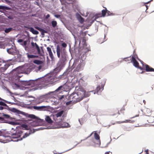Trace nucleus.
<instances>
[{"label": "nucleus", "mask_w": 154, "mask_h": 154, "mask_svg": "<svg viewBox=\"0 0 154 154\" xmlns=\"http://www.w3.org/2000/svg\"><path fill=\"white\" fill-rule=\"evenodd\" d=\"M61 76V75H60L58 77L54 76L46 78H40L34 80H30L26 82V85L30 86L32 87H35L33 89L35 90L38 89L37 87L38 86L42 85L45 83H52L55 82L57 79H60Z\"/></svg>", "instance_id": "nucleus-1"}, {"label": "nucleus", "mask_w": 154, "mask_h": 154, "mask_svg": "<svg viewBox=\"0 0 154 154\" xmlns=\"http://www.w3.org/2000/svg\"><path fill=\"white\" fill-rule=\"evenodd\" d=\"M56 52L57 56L59 58L58 64L60 66H62L65 64L66 60V50L62 48H60L59 45L57 46Z\"/></svg>", "instance_id": "nucleus-2"}, {"label": "nucleus", "mask_w": 154, "mask_h": 154, "mask_svg": "<svg viewBox=\"0 0 154 154\" xmlns=\"http://www.w3.org/2000/svg\"><path fill=\"white\" fill-rule=\"evenodd\" d=\"M83 91H82L81 88H79L70 94L69 98L70 100H72L73 103H75L80 102L83 99Z\"/></svg>", "instance_id": "nucleus-3"}, {"label": "nucleus", "mask_w": 154, "mask_h": 154, "mask_svg": "<svg viewBox=\"0 0 154 154\" xmlns=\"http://www.w3.org/2000/svg\"><path fill=\"white\" fill-rule=\"evenodd\" d=\"M22 133V131H16L15 133H10L8 134H5L3 131H0V136H2L3 138H2L4 140H3L4 141L5 138L10 137L11 136L13 138L19 137L21 136Z\"/></svg>", "instance_id": "nucleus-4"}, {"label": "nucleus", "mask_w": 154, "mask_h": 154, "mask_svg": "<svg viewBox=\"0 0 154 154\" xmlns=\"http://www.w3.org/2000/svg\"><path fill=\"white\" fill-rule=\"evenodd\" d=\"M10 66L9 64L2 60L0 62V69L2 72H4Z\"/></svg>", "instance_id": "nucleus-5"}, {"label": "nucleus", "mask_w": 154, "mask_h": 154, "mask_svg": "<svg viewBox=\"0 0 154 154\" xmlns=\"http://www.w3.org/2000/svg\"><path fill=\"white\" fill-rule=\"evenodd\" d=\"M143 67H139L141 70H144L146 72H154V69L150 67L148 65L145 64L143 62L142 63Z\"/></svg>", "instance_id": "nucleus-6"}, {"label": "nucleus", "mask_w": 154, "mask_h": 154, "mask_svg": "<svg viewBox=\"0 0 154 154\" xmlns=\"http://www.w3.org/2000/svg\"><path fill=\"white\" fill-rule=\"evenodd\" d=\"M105 82H104V84H102L101 85H99L97 87V88L94 91V94L96 93H98L99 92L100 93L102 90H103Z\"/></svg>", "instance_id": "nucleus-7"}, {"label": "nucleus", "mask_w": 154, "mask_h": 154, "mask_svg": "<svg viewBox=\"0 0 154 154\" xmlns=\"http://www.w3.org/2000/svg\"><path fill=\"white\" fill-rule=\"evenodd\" d=\"M130 62H132L133 63V65L136 67L139 68L140 67L139 66V63L136 60V59H134V57H131V59H130Z\"/></svg>", "instance_id": "nucleus-8"}, {"label": "nucleus", "mask_w": 154, "mask_h": 154, "mask_svg": "<svg viewBox=\"0 0 154 154\" xmlns=\"http://www.w3.org/2000/svg\"><path fill=\"white\" fill-rule=\"evenodd\" d=\"M152 110L149 108H146L145 110L144 113L146 116H149L151 115Z\"/></svg>", "instance_id": "nucleus-9"}, {"label": "nucleus", "mask_w": 154, "mask_h": 154, "mask_svg": "<svg viewBox=\"0 0 154 154\" xmlns=\"http://www.w3.org/2000/svg\"><path fill=\"white\" fill-rule=\"evenodd\" d=\"M32 108L36 110L41 111L43 109L47 108V106H32Z\"/></svg>", "instance_id": "nucleus-10"}, {"label": "nucleus", "mask_w": 154, "mask_h": 154, "mask_svg": "<svg viewBox=\"0 0 154 154\" xmlns=\"http://www.w3.org/2000/svg\"><path fill=\"white\" fill-rule=\"evenodd\" d=\"M23 114L26 117L32 119H35L36 118V117L35 115L33 114H29L27 113H25L24 112H23Z\"/></svg>", "instance_id": "nucleus-11"}, {"label": "nucleus", "mask_w": 154, "mask_h": 154, "mask_svg": "<svg viewBox=\"0 0 154 154\" xmlns=\"http://www.w3.org/2000/svg\"><path fill=\"white\" fill-rule=\"evenodd\" d=\"M15 50L13 48H11L7 49L8 52L10 54L14 55L15 53Z\"/></svg>", "instance_id": "nucleus-12"}, {"label": "nucleus", "mask_w": 154, "mask_h": 154, "mask_svg": "<svg viewBox=\"0 0 154 154\" xmlns=\"http://www.w3.org/2000/svg\"><path fill=\"white\" fill-rule=\"evenodd\" d=\"M82 91H83L84 92V94H83V98L84 97H89L90 95V93L91 92L93 91H91L90 92H86L84 89L81 88Z\"/></svg>", "instance_id": "nucleus-13"}, {"label": "nucleus", "mask_w": 154, "mask_h": 154, "mask_svg": "<svg viewBox=\"0 0 154 154\" xmlns=\"http://www.w3.org/2000/svg\"><path fill=\"white\" fill-rule=\"evenodd\" d=\"M43 100H42L39 98H37L33 100V103H35L36 104H39L40 103L43 102Z\"/></svg>", "instance_id": "nucleus-14"}, {"label": "nucleus", "mask_w": 154, "mask_h": 154, "mask_svg": "<svg viewBox=\"0 0 154 154\" xmlns=\"http://www.w3.org/2000/svg\"><path fill=\"white\" fill-rule=\"evenodd\" d=\"M35 28L38 30L40 31L41 32V34L42 35H44L45 33H47V32L44 29L39 27L38 26L35 27Z\"/></svg>", "instance_id": "nucleus-15"}, {"label": "nucleus", "mask_w": 154, "mask_h": 154, "mask_svg": "<svg viewBox=\"0 0 154 154\" xmlns=\"http://www.w3.org/2000/svg\"><path fill=\"white\" fill-rule=\"evenodd\" d=\"M45 120L47 123L49 124H52L53 122L51 119L48 116H47L46 117Z\"/></svg>", "instance_id": "nucleus-16"}, {"label": "nucleus", "mask_w": 154, "mask_h": 154, "mask_svg": "<svg viewBox=\"0 0 154 154\" xmlns=\"http://www.w3.org/2000/svg\"><path fill=\"white\" fill-rule=\"evenodd\" d=\"M94 137L95 139L97 140L100 143V136L96 132H95L94 134Z\"/></svg>", "instance_id": "nucleus-17"}, {"label": "nucleus", "mask_w": 154, "mask_h": 154, "mask_svg": "<svg viewBox=\"0 0 154 154\" xmlns=\"http://www.w3.org/2000/svg\"><path fill=\"white\" fill-rule=\"evenodd\" d=\"M47 51L48 52L50 57L51 58H52L53 57V54L51 51V49L49 47L47 48Z\"/></svg>", "instance_id": "nucleus-18"}, {"label": "nucleus", "mask_w": 154, "mask_h": 154, "mask_svg": "<svg viewBox=\"0 0 154 154\" xmlns=\"http://www.w3.org/2000/svg\"><path fill=\"white\" fill-rule=\"evenodd\" d=\"M64 111L63 110L60 111L55 114V116L57 118L61 117Z\"/></svg>", "instance_id": "nucleus-19"}, {"label": "nucleus", "mask_w": 154, "mask_h": 154, "mask_svg": "<svg viewBox=\"0 0 154 154\" xmlns=\"http://www.w3.org/2000/svg\"><path fill=\"white\" fill-rule=\"evenodd\" d=\"M117 114H119V111L117 110V109H114L111 112V114L110 115L111 116H114Z\"/></svg>", "instance_id": "nucleus-20"}, {"label": "nucleus", "mask_w": 154, "mask_h": 154, "mask_svg": "<svg viewBox=\"0 0 154 154\" xmlns=\"http://www.w3.org/2000/svg\"><path fill=\"white\" fill-rule=\"evenodd\" d=\"M30 31L33 34L37 35L38 34V32L37 30L34 29L33 28H30Z\"/></svg>", "instance_id": "nucleus-21"}, {"label": "nucleus", "mask_w": 154, "mask_h": 154, "mask_svg": "<svg viewBox=\"0 0 154 154\" xmlns=\"http://www.w3.org/2000/svg\"><path fill=\"white\" fill-rule=\"evenodd\" d=\"M27 54L28 57L29 59L37 58L38 57V56L37 55L29 54L28 53H27Z\"/></svg>", "instance_id": "nucleus-22"}, {"label": "nucleus", "mask_w": 154, "mask_h": 154, "mask_svg": "<svg viewBox=\"0 0 154 154\" xmlns=\"http://www.w3.org/2000/svg\"><path fill=\"white\" fill-rule=\"evenodd\" d=\"M33 63L37 64L40 65L43 62L41 60H34Z\"/></svg>", "instance_id": "nucleus-23"}, {"label": "nucleus", "mask_w": 154, "mask_h": 154, "mask_svg": "<svg viewBox=\"0 0 154 154\" xmlns=\"http://www.w3.org/2000/svg\"><path fill=\"white\" fill-rule=\"evenodd\" d=\"M78 20L81 23H82L84 21V20L83 18H82L80 15H79L78 17Z\"/></svg>", "instance_id": "nucleus-24"}, {"label": "nucleus", "mask_w": 154, "mask_h": 154, "mask_svg": "<svg viewBox=\"0 0 154 154\" xmlns=\"http://www.w3.org/2000/svg\"><path fill=\"white\" fill-rule=\"evenodd\" d=\"M147 121L149 123H153L154 122V119H152V117H149L147 119Z\"/></svg>", "instance_id": "nucleus-25"}, {"label": "nucleus", "mask_w": 154, "mask_h": 154, "mask_svg": "<svg viewBox=\"0 0 154 154\" xmlns=\"http://www.w3.org/2000/svg\"><path fill=\"white\" fill-rule=\"evenodd\" d=\"M107 13V9L105 8V9H103L102 11V14L103 17H104Z\"/></svg>", "instance_id": "nucleus-26"}, {"label": "nucleus", "mask_w": 154, "mask_h": 154, "mask_svg": "<svg viewBox=\"0 0 154 154\" xmlns=\"http://www.w3.org/2000/svg\"><path fill=\"white\" fill-rule=\"evenodd\" d=\"M13 29L12 28H6L4 30L5 32L6 33H8L11 31Z\"/></svg>", "instance_id": "nucleus-27"}, {"label": "nucleus", "mask_w": 154, "mask_h": 154, "mask_svg": "<svg viewBox=\"0 0 154 154\" xmlns=\"http://www.w3.org/2000/svg\"><path fill=\"white\" fill-rule=\"evenodd\" d=\"M135 51L134 50V52H133V55H132L131 57H134V59L137 58V59H139L136 53H135Z\"/></svg>", "instance_id": "nucleus-28"}, {"label": "nucleus", "mask_w": 154, "mask_h": 154, "mask_svg": "<svg viewBox=\"0 0 154 154\" xmlns=\"http://www.w3.org/2000/svg\"><path fill=\"white\" fill-rule=\"evenodd\" d=\"M51 24L52 26L53 27H55L57 25V22L56 21H53L51 22Z\"/></svg>", "instance_id": "nucleus-29"}, {"label": "nucleus", "mask_w": 154, "mask_h": 154, "mask_svg": "<svg viewBox=\"0 0 154 154\" xmlns=\"http://www.w3.org/2000/svg\"><path fill=\"white\" fill-rule=\"evenodd\" d=\"M107 16H113L114 15V14L111 12L109 11H108L107 10Z\"/></svg>", "instance_id": "nucleus-30"}, {"label": "nucleus", "mask_w": 154, "mask_h": 154, "mask_svg": "<svg viewBox=\"0 0 154 154\" xmlns=\"http://www.w3.org/2000/svg\"><path fill=\"white\" fill-rule=\"evenodd\" d=\"M30 134V133H26L21 138L22 139L23 138H24L26 137H27Z\"/></svg>", "instance_id": "nucleus-31"}, {"label": "nucleus", "mask_w": 154, "mask_h": 154, "mask_svg": "<svg viewBox=\"0 0 154 154\" xmlns=\"http://www.w3.org/2000/svg\"><path fill=\"white\" fill-rule=\"evenodd\" d=\"M38 52V53L39 54H41V51L40 49L38 46H37V47L36 48Z\"/></svg>", "instance_id": "nucleus-32"}, {"label": "nucleus", "mask_w": 154, "mask_h": 154, "mask_svg": "<svg viewBox=\"0 0 154 154\" xmlns=\"http://www.w3.org/2000/svg\"><path fill=\"white\" fill-rule=\"evenodd\" d=\"M64 127L69 128V127H70V125L68 123H66V122H64Z\"/></svg>", "instance_id": "nucleus-33"}, {"label": "nucleus", "mask_w": 154, "mask_h": 154, "mask_svg": "<svg viewBox=\"0 0 154 154\" xmlns=\"http://www.w3.org/2000/svg\"><path fill=\"white\" fill-rule=\"evenodd\" d=\"M0 105L8 107L7 105L2 101H0Z\"/></svg>", "instance_id": "nucleus-34"}, {"label": "nucleus", "mask_w": 154, "mask_h": 154, "mask_svg": "<svg viewBox=\"0 0 154 154\" xmlns=\"http://www.w3.org/2000/svg\"><path fill=\"white\" fill-rule=\"evenodd\" d=\"M31 44L32 46L33 47L35 46L36 48L37 47V46H38V45L36 44V43H34L33 42H31Z\"/></svg>", "instance_id": "nucleus-35"}, {"label": "nucleus", "mask_w": 154, "mask_h": 154, "mask_svg": "<svg viewBox=\"0 0 154 154\" xmlns=\"http://www.w3.org/2000/svg\"><path fill=\"white\" fill-rule=\"evenodd\" d=\"M27 42L28 41H25L21 44L23 46H26L27 45Z\"/></svg>", "instance_id": "nucleus-36"}, {"label": "nucleus", "mask_w": 154, "mask_h": 154, "mask_svg": "<svg viewBox=\"0 0 154 154\" xmlns=\"http://www.w3.org/2000/svg\"><path fill=\"white\" fill-rule=\"evenodd\" d=\"M3 116L4 118L6 119H8L10 118V116L9 115L7 114H4Z\"/></svg>", "instance_id": "nucleus-37"}, {"label": "nucleus", "mask_w": 154, "mask_h": 154, "mask_svg": "<svg viewBox=\"0 0 154 154\" xmlns=\"http://www.w3.org/2000/svg\"><path fill=\"white\" fill-rule=\"evenodd\" d=\"M6 8H7V7H6L5 6L0 5V9H3V10L5 9H7Z\"/></svg>", "instance_id": "nucleus-38"}, {"label": "nucleus", "mask_w": 154, "mask_h": 154, "mask_svg": "<svg viewBox=\"0 0 154 154\" xmlns=\"http://www.w3.org/2000/svg\"><path fill=\"white\" fill-rule=\"evenodd\" d=\"M63 86H60L55 91L56 92H57L59 91L62 88Z\"/></svg>", "instance_id": "nucleus-39"}, {"label": "nucleus", "mask_w": 154, "mask_h": 154, "mask_svg": "<svg viewBox=\"0 0 154 154\" xmlns=\"http://www.w3.org/2000/svg\"><path fill=\"white\" fill-rule=\"evenodd\" d=\"M124 59L126 61H130V60L131 61L130 59H131V58L130 57H128L125 58Z\"/></svg>", "instance_id": "nucleus-40"}, {"label": "nucleus", "mask_w": 154, "mask_h": 154, "mask_svg": "<svg viewBox=\"0 0 154 154\" xmlns=\"http://www.w3.org/2000/svg\"><path fill=\"white\" fill-rule=\"evenodd\" d=\"M23 72H20V71H18L17 72V73L16 74V75H17L18 76V77H20L21 76H20V75H18L20 74V73H23Z\"/></svg>", "instance_id": "nucleus-41"}, {"label": "nucleus", "mask_w": 154, "mask_h": 154, "mask_svg": "<svg viewBox=\"0 0 154 154\" xmlns=\"http://www.w3.org/2000/svg\"><path fill=\"white\" fill-rule=\"evenodd\" d=\"M71 100L69 101H68V102H67L66 103V105H69V104H71L72 103V102H73V101H72V100Z\"/></svg>", "instance_id": "nucleus-42"}, {"label": "nucleus", "mask_w": 154, "mask_h": 154, "mask_svg": "<svg viewBox=\"0 0 154 154\" xmlns=\"http://www.w3.org/2000/svg\"><path fill=\"white\" fill-rule=\"evenodd\" d=\"M62 46L64 48H66L67 46V45L65 43H63L62 44Z\"/></svg>", "instance_id": "nucleus-43"}, {"label": "nucleus", "mask_w": 154, "mask_h": 154, "mask_svg": "<svg viewBox=\"0 0 154 154\" xmlns=\"http://www.w3.org/2000/svg\"><path fill=\"white\" fill-rule=\"evenodd\" d=\"M17 42L19 43H21V42H23V40L22 39H19L18 40Z\"/></svg>", "instance_id": "nucleus-44"}, {"label": "nucleus", "mask_w": 154, "mask_h": 154, "mask_svg": "<svg viewBox=\"0 0 154 154\" xmlns=\"http://www.w3.org/2000/svg\"><path fill=\"white\" fill-rule=\"evenodd\" d=\"M42 65H39V66L38 67V70H39L42 68Z\"/></svg>", "instance_id": "nucleus-45"}, {"label": "nucleus", "mask_w": 154, "mask_h": 154, "mask_svg": "<svg viewBox=\"0 0 154 154\" xmlns=\"http://www.w3.org/2000/svg\"><path fill=\"white\" fill-rule=\"evenodd\" d=\"M50 15L49 14H48L45 17V18L46 19H48V18L49 17H50Z\"/></svg>", "instance_id": "nucleus-46"}, {"label": "nucleus", "mask_w": 154, "mask_h": 154, "mask_svg": "<svg viewBox=\"0 0 154 154\" xmlns=\"http://www.w3.org/2000/svg\"><path fill=\"white\" fill-rule=\"evenodd\" d=\"M55 17H56L57 18H59L60 17V15H55Z\"/></svg>", "instance_id": "nucleus-47"}, {"label": "nucleus", "mask_w": 154, "mask_h": 154, "mask_svg": "<svg viewBox=\"0 0 154 154\" xmlns=\"http://www.w3.org/2000/svg\"><path fill=\"white\" fill-rule=\"evenodd\" d=\"M145 16V14H142L141 16V18H143Z\"/></svg>", "instance_id": "nucleus-48"}, {"label": "nucleus", "mask_w": 154, "mask_h": 154, "mask_svg": "<svg viewBox=\"0 0 154 154\" xmlns=\"http://www.w3.org/2000/svg\"><path fill=\"white\" fill-rule=\"evenodd\" d=\"M96 77L97 78L100 79L99 76L98 75H96Z\"/></svg>", "instance_id": "nucleus-49"}, {"label": "nucleus", "mask_w": 154, "mask_h": 154, "mask_svg": "<svg viewBox=\"0 0 154 154\" xmlns=\"http://www.w3.org/2000/svg\"><path fill=\"white\" fill-rule=\"evenodd\" d=\"M4 108L2 106H0V110H2Z\"/></svg>", "instance_id": "nucleus-50"}, {"label": "nucleus", "mask_w": 154, "mask_h": 154, "mask_svg": "<svg viewBox=\"0 0 154 154\" xmlns=\"http://www.w3.org/2000/svg\"><path fill=\"white\" fill-rule=\"evenodd\" d=\"M125 110V108L123 107L121 109V111H122V110Z\"/></svg>", "instance_id": "nucleus-51"}, {"label": "nucleus", "mask_w": 154, "mask_h": 154, "mask_svg": "<svg viewBox=\"0 0 154 154\" xmlns=\"http://www.w3.org/2000/svg\"><path fill=\"white\" fill-rule=\"evenodd\" d=\"M148 151L149 150L148 149H147L145 151V152H146L147 154H149L148 153Z\"/></svg>", "instance_id": "nucleus-52"}, {"label": "nucleus", "mask_w": 154, "mask_h": 154, "mask_svg": "<svg viewBox=\"0 0 154 154\" xmlns=\"http://www.w3.org/2000/svg\"><path fill=\"white\" fill-rule=\"evenodd\" d=\"M28 48L27 46H25V49L26 50Z\"/></svg>", "instance_id": "nucleus-53"}, {"label": "nucleus", "mask_w": 154, "mask_h": 154, "mask_svg": "<svg viewBox=\"0 0 154 154\" xmlns=\"http://www.w3.org/2000/svg\"><path fill=\"white\" fill-rule=\"evenodd\" d=\"M143 103H144V104H146V101L145 100H143Z\"/></svg>", "instance_id": "nucleus-54"}, {"label": "nucleus", "mask_w": 154, "mask_h": 154, "mask_svg": "<svg viewBox=\"0 0 154 154\" xmlns=\"http://www.w3.org/2000/svg\"><path fill=\"white\" fill-rule=\"evenodd\" d=\"M105 154H109V152H106Z\"/></svg>", "instance_id": "nucleus-55"}, {"label": "nucleus", "mask_w": 154, "mask_h": 154, "mask_svg": "<svg viewBox=\"0 0 154 154\" xmlns=\"http://www.w3.org/2000/svg\"><path fill=\"white\" fill-rule=\"evenodd\" d=\"M3 140L2 138H0V141H2V140Z\"/></svg>", "instance_id": "nucleus-56"}, {"label": "nucleus", "mask_w": 154, "mask_h": 154, "mask_svg": "<svg viewBox=\"0 0 154 154\" xmlns=\"http://www.w3.org/2000/svg\"><path fill=\"white\" fill-rule=\"evenodd\" d=\"M0 100H3V101H5V100L2 99V98H1V97H0Z\"/></svg>", "instance_id": "nucleus-57"}, {"label": "nucleus", "mask_w": 154, "mask_h": 154, "mask_svg": "<svg viewBox=\"0 0 154 154\" xmlns=\"http://www.w3.org/2000/svg\"><path fill=\"white\" fill-rule=\"evenodd\" d=\"M3 119V118L2 117H0V120H1V119Z\"/></svg>", "instance_id": "nucleus-58"}, {"label": "nucleus", "mask_w": 154, "mask_h": 154, "mask_svg": "<svg viewBox=\"0 0 154 154\" xmlns=\"http://www.w3.org/2000/svg\"><path fill=\"white\" fill-rule=\"evenodd\" d=\"M23 126H26V127H27V125H23Z\"/></svg>", "instance_id": "nucleus-59"}, {"label": "nucleus", "mask_w": 154, "mask_h": 154, "mask_svg": "<svg viewBox=\"0 0 154 154\" xmlns=\"http://www.w3.org/2000/svg\"><path fill=\"white\" fill-rule=\"evenodd\" d=\"M36 4H37L38 5V3L37 2H36Z\"/></svg>", "instance_id": "nucleus-60"}, {"label": "nucleus", "mask_w": 154, "mask_h": 154, "mask_svg": "<svg viewBox=\"0 0 154 154\" xmlns=\"http://www.w3.org/2000/svg\"><path fill=\"white\" fill-rule=\"evenodd\" d=\"M91 134H92L90 135V136H88V137H90L91 136Z\"/></svg>", "instance_id": "nucleus-61"}, {"label": "nucleus", "mask_w": 154, "mask_h": 154, "mask_svg": "<svg viewBox=\"0 0 154 154\" xmlns=\"http://www.w3.org/2000/svg\"><path fill=\"white\" fill-rule=\"evenodd\" d=\"M146 7L147 9H148V7H147V5H146Z\"/></svg>", "instance_id": "nucleus-62"}, {"label": "nucleus", "mask_w": 154, "mask_h": 154, "mask_svg": "<svg viewBox=\"0 0 154 154\" xmlns=\"http://www.w3.org/2000/svg\"><path fill=\"white\" fill-rule=\"evenodd\" d=\"M94 22V20H93V21L91 23H93Z\"/></svg>", "instance_id": "nucleus-63"}, {"label": "nucleus", "mask_w": 154, "mask_h": 154, "mask_svg": "<svg viewBox=\"0 0 154 154\" xmlns=\"http://www.w3.org/2000/svg\"><path fill=\"white\" fill-rule=\"evenodd\" d=\"M149 2H148L146 3V4H147L148 3H149Z\"/></svg>", "instance_id": "nucleus-64"}]
</instances>
